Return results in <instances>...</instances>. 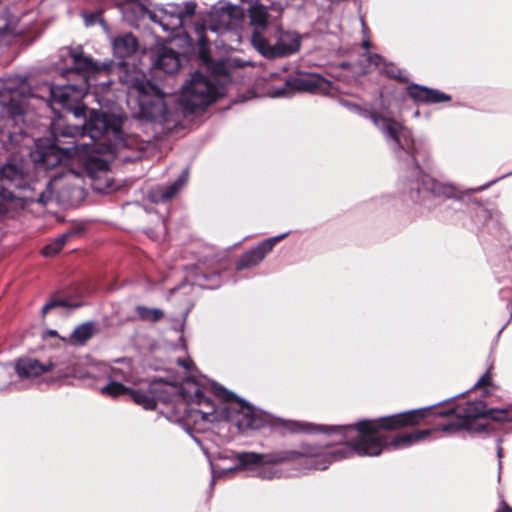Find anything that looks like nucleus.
Wrapping results in <instances>:
<instances>
[{
	"label": "nucleus",
	"mask_w": 512,
	"mask_h": 512,
	"mask_svg": "<svg viewBox=\"0 0 512 512\" xmlns=\"http://www.w3.org/2000/svg\"><path fill=\"white\" fill-rule=\"evenodd\" d=\"M337 103L352 114L370 120L390 143L391 150L399 163L424 138L416 137L412 130L392 116H383L372 108L364 107L343 97Z\"/></svg>",
	"instance_id": "obj_5"
},
{
	"label": "nucleus",
	"mask_w": 512,
	"mask_h": 512,
	"mask_svg": "<svg viewBox=\"0 0 512 512\" xmlns=\"http://www.w3.org/2000/svg\"><path fill=\"white\" fill-rule=\"evenodd\" d=\"M187 180L186 175H182L173 184L169 186L158 187L149 192V199L153 203H160L170 200L184 185Z\"/></svg>",
	"instance_id": "obj_22"
},
{
	"label": "nucleus",
	"mask_w": 512,
	"mask_h": 512,
	"mask_svg": "<svg viewBox=\"0 0 512 512\" xmlns=\"http://www.w3.org/2000/svg\"><path fill=\"white\" fill-rule=\"evenodd\" d=\"M137 312L143 320H148L152 322L159 321L164 316L163 311L158 308H147L144 306H138Z\"/></svg>",
	"instance_id": "obj_35"
},
{
	"label": "nucleus",
	"mask_w": 512,
	"mask_h": 512,
	"mask_svg": "<svg viewBox=\"0 0 512 512\" xmlns=\"http://www.w3.org/2000/svg\"><path fill=\"white\" fill-rule=\"evenodd\" d=\"M413 116H414V117H416V118L420 116V111H419V109H416V110L414 111Z\"/></svg>",
	"instance_id": "obj_54"
},
{
	"label": "nucleus",
	"mask_w": 512,
	"mask_h": 512,
	"mask_svg": "<svg viewBox=\"0 0 512 512\" xmlns=\"http://www.w3.org/2000/svg\"><path fill=\"white\" fill-rule=\"evenodd\" d=\"M183 397L187 401L207 406V411H200L205 420L211 421L210 416L217 412L213 402L205 396L202 387L198 383L187 380L183 386Z\"/></svg>",
	"instance_id": "obj_17"
},
{
	"label": "nucleus",
	"mask_w": 512,
	"mask_h": 512,
	"mask_svg": "<svg viewBox=\"0 0 512 512\" xmlns=\"http://www.w3.org/2000/svg\"><path fill=\"white\" fill-rule=\"evenodd\" d=\"M291 234V230L258 241V265L273 251L275 246Z\"/></svg>",
	"instance_id": "obj_25"
},
{
	"label": "nucleus",
	"mask_w": 512,
	"mask_h": 512,
	"mask_svg": "<svg viewBox=\"0 0 512 512\" xmlns=\"http://www.w3.org/2000/svg\"><path fill=\"white\" fill-rule=\"evenodd\" d=\"M304 6V3H301L300 5H298V8H302Z\"/></svg>",
	"instance_id": "obj_60"
},
{
	"label": "nucleus",
	"mask_w": 512,
	"mask_h": 512,
	"mask_svg": "<svg viewBox=\"0 0 512 512\" xmlns=\"http://www.w3.org/2000/svg\"><path fill=\"white\" fill-rule=\"evenodd\" d=\"M86 169H69L59 175L54 176L47 184L46 190L37 192V188L26 189L27 169L24 161L11 159L0 167V184L8 187H15L19 191L17 194L8 192V197L18 198L25 203L47 204L51 201L53 194L65 197L66 190H72L80 185L81 178Z\"/></svg>",
	"instance_id": "obj_4"
},
{
	"label": "nucleus",
	"mask_w": 512,
	"mask_h": 512,
	"mask_svg": "<svg viewBox=\"0 0 512 512\" xmlns=\"http://www.w3.org/2000/svg\"><path fill=\"white\" fill-rule=\"evenodd\" d=\"M195 9L196 4L193 2L166 3L155 6L148 14L150 19L158 23L163 30L175 31L187 25L189 18L194 15Z\"/></svg>",
	"instance_id": "obj_12"
},
{
	"label": "nucleus",
	"mask_w": 512,
	"mask_h": 512,
	"mask_svg": "<svg viewBox=\"0 0 512 512\" xmlns=\"http://www.w3.org/2000/svg\"><path fill=\"white\" fill-rule=\"evenodd\" d=\"M243 20L242 11L237 6L220 5L214 6L209 13V30L224 34L238 28Z\"/></svg>",
	"instance_id": "obj_14"
},
{
	"label": "nucleus",
	"mask_w": 512,
	"mask_h": 512,
	"mask_svg": "<svg viewBox=\"0 0 512 512\" xmlns=\"http://www.w3.org/2000/svg\"><path fill=\"white\" fill-rule=\"evenodd\" d=\"M161 385V382L154 381L148 383L146 389L131 388L129 395L136 404L144 409H154L157 400L161 398L159 395Z\"/></svg>",
	"instance_id": "obj_18"
},
{
	"label": "nucleus",
	"mask_w": 512,
	"mask_h": 512,
	"mask_svg": "<svg viewBox=\"0 0 512 512\" xmlns=\"http://www.w3.org/2000/svg\"><path fill=\"white\" fill-rule=\"evenodd\" d=\"M128 82V102L138 103L141 116L153 121L165 120L167 109L161 91L137 76Z\"/></svg>",
	"instance_id": "obj_9"
},
{
	"label": "nucleus",
	"mask_w": 512,
	"mask_h": 512,
	"mask_svg": "<svg viewBox=\"0 0 512 512\" xmlns=\"http://www.w3.org/2000/svg\"><path fill=\"white\" fill-rule=\"evenodd\" d=\"M251 43L253 46H256V29L252 32Z\"/></svg>",
	"instance_id": "obj_53"
},
{
	"label": "nucleus",
	"mask_w": 512,
	"mask_h": 512,
	"mask_svg": "<svg viewBox=\"0 0 512 512\" xmlns=\"http://www.w3.org/2000/svg\"><path fill=\"white\" fill-rule=\"evenodd\" d=\"M72 236V232H67L56 238L54 241L47 244L43 249L42 253L46 257H52L61 251L65 243Z\"/></svg>",
	"instance_id": "obj_29"
},
{
	"label": "nucleus",
	"mask_w": 512,
	"mask_h": 512,
	"mask_svg": "<svg viewBox=\"0 0 512 512\" xmlns=\"http://www.w3.org/2000/svg\"><path fill=\"white\" fill-rule=\"evenodd\" d=\"M96 333V325L92 322L83 323L77 326L69 336V343L83 345Z\"/></svg>",
	"instance_id": "obj_26"
},
{
	"label": "nucleus",
	"mask_w": 512,
	"mask_h": 512,
	"mask_svg": "<svg viewBox=\"0 0 512 512\" xmlns=\"http://www.w3.org/2000/svg\"><path fill=\"white\" fill-rule=\"evenodd\" d=\"M222 95V85L219 81L195 72L182 86L181 102L187 109L194 110L208 105Z\"/></svg>",
	"instance_id": "obj_11"
},
{
	"label": "nucleus",
	"mask_w": 512,
	"mask_h": 512,
	"mask_svg": "<svg viewBox=\"0 0 512 512\" xmlns=\"http://www.w3.org/2000/svg\"><path fill=\"white\" fill-rule=\"evenodd\" d=\"M372 43L370 37H363L361 40V47L365 50V52H369L371 49Z\"/></svg>",
	"instance_id": "obj_49"
},
{
	"label": "nucleus",
	"mask_w": 512,
	"mask_h": 512,
	"mask_svg": "<svg viewBox=\"0 0 512 512\" xmlns=\"http://www.w3.org/2000/svg\"><path fill=\"white\" fill-rule=\"evenodd\" d=\"M493 369V364L489 365L487 369L482 373V375H480V377L477 379L473 386L458 394L459 397L477 389L480 386H495L496 384L493 381Z\"/></svg>",
	"instance_id": "obj_31"
},
{
	"label": "nucleus",
	"mask_w": 512,
	"mask_h": 512,
	"mask_svg": "<svg viewBox=\"0 0 512 512\" xmlns=\"http://www.w3.org/2000/svg\"><path fill=\"white\" fill-rule=\"evenodd\" d=\"M464 430L470 436H475L482 433L490 436L495 431L492 425L488 423H477L474 420L465 421Z\"/></svg>",
	"instance_id": "obj_32"
},
{
	"label": "nucleus",
	"mask_w": 512,
	"mask_h": 512,
	"mask_svg": "<svg viewBox=\"0 0 512 512\" xmlns=\"http://www.w3.org/2000/svg\"><path fill=\"white\" fill-rule=\"evenodd\" d=\"M52 366V363L42 364L37 359L22 358L15 363V370L20 378L33 379L50 371Z\"/></svg>",
	"instance_id": "obj_20"
},
{
	"label": "nucleus",
	"mask_w": 512,
	"mask_h": 512,
	"mask_svg": "<svg viewBox=\"0 0 512 512\" xmlns=\"http://www.w3.org/2000/svg\"><path fill=\"white\" fill-rule=\"evenodd\" d=\"M398 165L405 172L400 200L414 209L415 215L422 216L438 208L442 221L475 231L488 262H493V254L498 253V249L506 253L512 248L510 233L502 221V212L490 199L482 200L474 196L511 173L469 188L466 192L459 191L452 184L439 182L433 175L434 162L426 139L420 141Z\"/></svg>",
	"instance_id": "obj_2"
},
{
	"label": "nucleus",
	"mask_w": 512,
	"mask_h": 512,
	"mask_svg": "<svg viewBox=\"0 0 512 512\" xmlns=\"http://www.w3.org/2000/svg\"><path fill=\"white\" fill-rule=\"evenodd\" d=\"M481 393L475 397V399L487 400V398L494 394V392L499 388L498 385L495 386H480Z\"/></svg>",
	"instance_id": "obj_43"
},
{
	"label": "nucleus",
	"mask_w": 512,
	"mask_h": 512,
	"mask_svg": "<svg viewBox=\"0 0 512 512\" xmlns=\"http://www.w3.org/2000/svg\"><path fill=\"white\" fill-rule=\"evenodd\" d=\"M372 421L368 417L348 424H319L305 420L285 419L258 407V436L286 434H324V443L302 442L300 449L258 452V478L264 480L300 477L309 471H324L335 462L359 457H377L381 447L372 441Z\"/></svg>",
	"instance_id": "obj_3"
},
{
	"label": "nucleus",
	"mask_w": 512,
	"mask_h": 512,
	"mask_svg": "<svg viewBox=\"0 0 512 512\" xmlns=\"http://www.w3.org/2000/svg\"><path fill=\"white\" fill-rule=\"evenodd\" d=\"M101 84H102V85H106V84H108V82H106V81H102V82H101Z\"/></svg>",
	"instance_id": "obj_61"
},
{
	"label": "nucleus",
	"mask_w": 512,
	"mask_h": 512,
	"mask_svg": "<svg viewBox=\"0 0 512 512\" xmlns=\"http://www.w3.org/2000/svg\"><path fill=\"white\" fill-rule=\"evenodd\" d=\"M281 21L282 19L279 21H271L270 27L274 28V37L284 58L300 50L303 36L297 31L285 30Z\"/></svg>",
	"instance_id": "obj_16"
},
{
	"label": "nucleus",
	"mask_w": 512,
	"mask_h": 512,
	"mask_svg": "<svg viewBox=\"0 0 512 512\" xmlns=\"http://www.w3.org/2000/svg\"><path fill=\"white\" fill-rule=\"evenodd\" d=\"M292 0H258V54L267 60L283 58L277 41L270 44L263 33L268 30L271 21H279L283 17L284 10L291 6Z\"/></svg>",
	"instance_id": "obj_10"
},
{
	"label": "nucleus",
	"mask_w": 512,
	"mask_h": 512,
	"mask_svg": "<svg viewBox=\"0 0 512 512\" xmlns=\"http://www.w3.org/2000/svg\"><path fill=\"white\" fill-rule=\"evenodd\" d=\"M359 20H360V24H361V33H362L363 37H370V28L368 27L364 16L360 15Z\"/></svg>",
	"instance_id": "obj_47"
},
{
	"label": "nucleus",
	"mask_w": 512,
	"mask_h": 512,
	"mask_svg": "<svg viewBox=\"0 0 512 512\" xmlns=\"http://www.w3.org/2000/svg\"><path fill=\"white\" fill-rule=\"evenodd\" d=\"M206 29H207V27L204 23H195L194 24V32L197 36V40H198L199 44L202 47L206 46L208 43V39L205 36Z\"/></svg>",
	"instance_id": "obj_41"
},
{
	"label": "nucleus",
	"mask_w": 512,
	"mask_h": 512,
	"mask_svg": "<svg viewBox=\"0 0 512 512\" xmlns=\"http://www.w3.org/2000/svg\"><path fill=\"white\" fill-rule=\"evenodd\" d=\"M313 30H314V32L321 34V35L332 34L329 31V21L325 17H321V16L317 17V19L314 23Z\"/></svg>",
	"instance_id": "obj_40"
},
{
	"label": "nucleus",
	"mask_w": 512,
	"mask_h": 512,
	"mask_svg": "<svg viewBox=\"0 0 512 512\" xmlns=\"http://www.w3.org/2000/svg\"><path fill=\"white\" fill-rule=\"evenodd\" d=\"M131 388L119 382H111L107 386L101 388V393L110 395L112 397H118L123 394H129Z\"/></svg>",
	"instance_id": "obj_36"
},
{
	"label": "nucleus",
	"mask_w": 512,
	"mask_h": 512,
	"mask_svg": "<svg viewBox=\"0 0 512 512\" xmlns=\"http://www.w3.org/2000/svg\"><path fill=\"white\" fill-rule=\"evenodd\" d=\"M510 173L512 174V171Z\"/></svg>",
	"instance_id": "obj_63"
},
{
	"label": "nucleus",
	"mask_w": 512,
	"mask_h": 512,
	"mask_svg": "<svg viewBox=\"0 0 512 512\" xmlns=\"http://www.w3.org/2000/svg\"><path fill=\"white\" fill-rule=\"evenodd\" d=\"M379 74L386 76L391 80H398L400 82L406 83V85H409V83L413 82L405 73L404 69H398L397 71H395L388 67H382L379 71Z\"/></svg>",
	"instance_id": "obj_34"
},
{
	"label": "nucleus",
	"mask_w": 512,
	"mask_h": 512,
	"mask_svg": "<svg viewBox=\"0 0 512 512\" xmlns=\"http://www.w3.org/2000/svg\"><path fill=\"white\" fill-rule=\"evenodd\" d=\"M49 334L54 336V335L57 334V332L56 331H50Z\"/></svg>",
	"instance_id": "obj_59"
},
{
	"label": "nucleus",
	"mask_w": 512,
	"mask_h": 512,
	"mask_svg": "<svg viewBox=\"0 0 512 512\" xmlns=\"http://www.w3.org/2000/svg\"><path fill=\"white\" fill-rule=\"evenodd\" d=\"M495 512H512V507L505 501L502 495L499 502V507L495 510Z\"/></svg>",
	"instance_id": "obj_46"
},
{
	"label": "nucleus",
	"mask_w": 512,
	"mask_h": 512,
	"mask_svg": "<svg viewBox=\"0 0 512 512\" xmlns=\"http://www.w3.org/2000/svg\"><path fill=\"white\" fill-rule=\"evenodd\" d=\"M113 373H114V375L116 376V375H117V373H118V369H117V368H113Z\"/></svg>",
	"instance_id": "obj_58"
},
{
	"label": "nucleus",
	"mask_w": 512,
	"mask_h": 512,
	"mask_svg": "<svg viewBox=\"0 0 512 512\" xmlns=\"http://www.w3.org/2000/svg\"><path fill=\"white\" fill-rule=\"evenodd\" d=\"M236 464L227 468L229 471L234 470H247L253 468L256 464V454L255 453H240L235 458Z\"/></svg>",
	"instance_id": "obj_30"
},
{
	"label": "nucleus",
	"mask_w": 512,
	"mask_h": 512,
	"mask_svg": "<svg viewBox=\"0 0 512 512\" xmlns=\"http://www.w3.org/2000/svg\"><path fill=\"white\" fill-rule=\"evenodd\" d=\"M255 261V253L253 251L247 253L244 258L237 264L238 269H242L252 265Z\"/></svg>",
	"instance_id": "obj_44"
},
{
	"label": "nucleus",
	"mask_w": 512,
	"mask_h": 512,
	"mask_svg": "<svg viewBox=\"0 0 512 512\" xmlns=\"http://www.w3.org/2000/svg\"><path fill=\"white\" fill-rule=\"evenodd\" d=\"M338 68L342 69V70H351V73H352L353 70H355V62L352 63V62L347 61V60L341 61L338 64Z\"/></svg>",
	"instance_id": "obj_48"
},
{
	"label": "nucleus",
	"mask_w": 512,
	"mask_h": 512,
	"mask_svg": "<svg viewBox=\"0 0 512 512\" xmlns=\"http://www.w3.org/2000/svg\"><path fill=\"white\" fill-rule=\"evenodd\" d=\"M66 51L72 60V70L84 77L85 87L43 83L32 88L26 78L14 76L0 80L1 103L7 106L13 117L24 113L23 105L30 97L58 103L76 118L84 117L86 121L82 127L67 124L62 118L54 121L51 124L53 141L37 140L31 152L32 160L43 169H52L62 163L86 169L96 190L110 192L114 188L107 164L100 159V155L116 152L129 145L122 131L123 118L94 109L87 114L83 106L71 107L82 96L84 89L97 85L92 80L108 76L110 64L97 63L84 54L81 46L70 47Z\"/></svg>",
	"instance_id": "obj_1"
},
{
	"label": "nucleus",
	"mask_w": 512,
	"mask_h": 512,
	"mask_svg": "<svg viewBox=\"0 0 512 512\" xmlns=\"http://www.w3.org/2000/svg\"><path fill=\"white\" fill-rule=\"evenodd\" d=\"M484 419L494 422H506L512 424V403L505 406L489 407L487 405ZM512 433V427L505 428L504 434Z\"/></svg>",
	"instance_id": "obj_23"
},
{
	"label": "nucleus",
	"mask_w": 512,
	"mask_h": 512,
	"mask_svg": "<svg viewBox=\"0 0 512 512\" xmlns=\"http://www.w3.org/2000/svg\"><path fill=\"white\" fill-rule=\"evenodd\" d=\"M155 65L165 73H174L179 69V55L167 47L158 49Z\"/></svg>",
	"instance_id": "obj_21"
},
{
	"label": "nucleus",
	"mask_w": 512,
	"mask_h": 512,
	"mask_svg": "<svg viewBox=\"0 0 512 512\" xmlns=\"http://www.w3.org/2000/svg\"><path fill=\"white\" fill-rule=\"evenodd\" d=\"M207 64H208V67L210 69H212L213 74H214L212 80H215L216 82L219 81L220 84L223 86V83L220 80H217L216 77H221L223 82L227 78V68H226L225 63L224 62H218V63H215V64H212V63H207Z\"/></svg>",
	"instance_id": "obj_39"
},
{
	"label": "nucleus",
	"mask_w": 512,
	"mask_h": 512,
	"mask_svg": "<svg viewBox=\"0 0 512 512\" xmlns=\"http://www.w3.org/2000/svg\"><path fill=\"white\" fill-rule=\"evenodd\" d=\"M372 64L366 56H362L355 62V70L352 72V76L355 80L369 74L372 71Z\"/></svg>",
	"instance_id": "obj_33"
},
{
	"label": "nucleus",
	"mask_w": 512,
	"mask_h": 512,
	"mask_svg": "<svg viewBox=\"0 0 512 512\" xmlns=\"http://www.w3.org/2000/svg\"><path fill=\"white\" fill-rule=\"evenodd\" d=\"M382 431L383 430H379V432H372V441L380 444L381 454L384 451L401 450L414 446L411 432L388 439Z\"/></svg>",
	"instance_id": "obj_19"
},
{
	"label": "nucleus",
	"mask_w": 512,
	"mask_h": 512,
	"mask_svg": "<svg viewBox=\"0 0 512 512\" xmlns=\"http://www.w3.org/2000/svg\"><path fill=\"white\" fill-rule=\"evenodd\" d=\"M495 441H496L497 447H499L503 443V437L501 435H497L495 438Z\"/></svg>",
	"instance_id": "obj_52"
},
{
	"label": "nucleus",
	"mask_w": 512,
	"mask_h": 512,
	"mask_svg": "<svg viewBox=\"0 0 512 512\" xmlns=\"http://www.w3.org/2000/svg\"><path fill=\"white\" fill-rule=\"evenodd\" d=\"M92 22H93V21H92V19H88V18H86V23H87V25L92 24Z\"/></svg>",
	"instance_id": "obj_57"
},
{
	"label": "nucleus",
	"mask_w": 512,
	"mask_h": 512,
	"mask_svg": "<svg viewBox=\"0 0 512 512\" xmlns=\"http://www.w3.org/2000/svg\"><path fill=\"white\" fill-rule=\"evenodd\" d=\"M333 87V81L320 73L296 70L295 75L285 76L281 85H261L258 81V99H289L297 92H309L315 89L326 90Z\"/></svg>",
	"instance_id": "obj_7"
},
{
	"label": "nucleus",
	"mask_w": 512,
	"mask_h": 512,
	"mask_svg": "<svg viewBox=\"0 0 512 512\" xmlns=\"http://www.w3.org/2000/svg\"><path fill=\"white\" fill-rule=\"evenodd\" d=\"M433 427L435 433L443 432L447 435H455L465 432V421L458 419V421H448L446 423L436 424Z\"/></svg>",
	"instance_id": "obj_28"
},
{
	"label": "nucleus",
	"mask_w": 512,
	"mask_h": 512,
	"mask_svg": "<svg viewBox=\"0 0 512 512\" xmlns=\"http://www.w3.org/2000/svg\"><path fill=\"white\" fill-rule=\"evenodd\" d=\"M408 99H411L416 106L437 105L452 101V96L438 88L411 82L402 91L394 83H386L377 90L374 101L385 116H393L391 110L393 103L402 106Z\"/></svg>",
	"instance_id": "obj_6"
},
{
	"label": "nucleus",
	"mask_w": 512,
	"mask_h": 512,
	"mask_svg": "<svg viewBox=\"0 0 512 512\" xmlns=\"http://www.w3.org/2000/svg\"><path fill=\"white\" fill-rule=\"evenodd\" d=\"M487 400H480V399H469L465 402V405L463 408L459 409L456 405H452L448 408H441L437 412L438 416L441 418H445L448 416H454L457 419L463 420V421H471L475 419H484L486 407H487Z\"/></svg>",
	"instance_id": "obj_15"
},
{
	"label": "nucleus",
	"mask_w": 512,
	"mask_h": 512,
	"mask_svg": "<svg viewBox=\"0 0 512 512\" xmlns=\"http://www.w3.org/2000/svg\"><path fill=\"white\" fill-rule=\"evenodd\" d=\"M290 69V64L288 62H282L277 64L271 70L266 68V63L262 61H258V81H268L277 79L284 72H287Z\"/></svg>",
	"instance_id": "obj_27"
},
{
	"label": "nucleus",
	"mask_w": 512,
	"mask_h": 512,
	"mask_svg": "<svg viewBox=\"0 0 512 512\" xmlns=\"http://www.w3.org/2000/svg\"><path fill=\"white\" fill-rule=\"evenodd\" d=\"M124 379H125L126 381H128V382H132L133 384H137L136 382L132 381L130 378H128V377H126V376H124Z\"/></svg>",
	"instance_id": "obj_56"
},
{
	"label": "nucleus",
	"mask_w": 512,
	"mask_h": 512,
	"mask_svg": "<svg viewBox=\"0 0 512 512\" xmlns=\"http://www.w3.org/2000/svg\"><path fill=\"white\" fill-rule=\"evenodd\" d=\"M258 445L262 446V447L264 446V444L262 442H259V441H258Z\"/></svg>",
	"instance_id": "obj_62"
},
{
	"label": "nucleus",
	"mask_w": 512,
	"mask_h": 512,
	"mask_svg": "<svg viewBox=\"0 0 512 512\" xmlns=\"http://www.w3.org/2000/svg\"><path fill=\"white\" fill-rule=\"evenodd\" d=\"M58 306L74 307L75 308V307H78L79 305L78 304L70 305L66 301H63V300H50L42 307V313L45 315L48 311H50L51 309L58 307Z\"/></svg>",
	"instance_id": "obj_42"
},
{
	"label": "nucleus",
	"mask_w": 512,
	"mask_h": 512,
	"mask_svg": "<svg viewBox=\"0 0 512 512\" xmlns=\"http://www.w3.org/2000/svg\"><path fill=\"white\" fill-rule=\"evenodd\" d=\"M250 13H251V22L254 23L256 21V17H255L256 7L251 6Z\"/></svg>",
	"instance_id": "obj_51"
},
{
	"label": "nucleus",
	"mask_w": 512,
	"mask_h": 512,
	"mask_svg": "<svg viewBox=\"0 0 512 512\" xmlns=\"http://www.w3.org/2000/svg\"><path fill=\"white\" fill-rule=\"evenodd\" d=\"M177 362L187 370L190 369V366L192 365V361L190 359H178Z\"/></svg>",
	"instance_id": "obj_50"
},
{
	"label": "nucleus",
	"mask_w": 512,
	"mask_h": 512,
	"mask_svg": "<svg viewBox=\"0 0 512 512\" xmlns=\"http://www.w3.org/2000/svg\"><path fill=\"white\" fill-rule=\"evenodd\" d=\"M116 56L125 58L132 55L138 47V42L132 34H124L116 37L112 42Z\"/></svg>",
	"instance_id": "obj_24"
},
{
	"label": "nucleus",
	"mask_w": 512,
	"mask_h": 512,
	"mask_svg": "<svg viewBox=\"0 0 512 512\" xmlns=\"http://www.w3.org/2000/svg\"><path fill=\"white\" fill-rule=\"evenodd\" d=\"M457 398H459V395H453L431 405L370 418L372 421L370 423L371 428L373 432H379V430L395 431L401 428L416 426L430 417L438 418L437 412L440 410V406L450 403Z\"/></svg>",
	"instance_id": "obj_8"
},
{
	"label": "nucleus",
	"mask_w": 512,
	"mask_h": 512,
	"mask_svg": "<svg viewBox=\"0 0 512 512\" xmlns=\"http://www.w3.org/2000/svg\"><path fill=\"white\" fill-rule=\"evenodd\" d=\"M505 327H506V325L502 326V328L498 331L496 337H499V335L502 333V331L504 330Z\"/></svg>",
	"instance_id": "obj_55"
},
{
	"label": "nucleus",
	"mask_w": 512,
	"mask_h": 512,
	"mask_svg": "<svg viewBox=\"0 0 512 512\" xmlns=\"http://www.w3.org/2000/svg\"><path fill=\"white\" fill-rule=\"evenodd\" d=\"M217 395L223 397L220 414L231 422L239 431L244 432L252 429L255 422L254 410L244 401L235 398L225 390H217Z\"/></svg>",
	"instance_id": "obj_13"
},
{
	"label": "nucleus",
	"mask_w": 512,
	"mask_h": 512,
	"mask_svg": "<svg viewBox=\"0 0 512 512\" xmlns=\"http://www.w3.org/2000/svg\"><path fill=\"white\" fill-rule=\"evenodd\" d=\"M496 456H497V459H498V476H497V479H498V482H500L501 481V472H502V457H503V447L502 446L496 447Z\"/></svg>",
	"instance_id": "obj_45"
},
{
	"label": "nucleus",
	"mask_w": 512,
	"mask_h": 512,
	"mask_svg": "<svg viewBox=\"0 0 512 512\" xmlns=\"http://www.w3.org/2000/svg\"><path fill=\"white\" fill-rule=\"evenodd\" d=\"M411 434L413 437L414 445L435 439L433 437L435 434L434 427L427 429H416L414 431H411Z\"/></svg>",
	"instance_id": "obj_37"
},
{
	"label": "nucleus",
	"mask_w": 512,
	"mask_h": 512,
	"mask_svg": "<svg viewBox=\"0 0 512 512\" xmlns=\"http://www.w3.org/2000/svg\"><path fill=\"white\" fill-rule=\"evenodd\" d=\"M362 56H366L374 68L379 67L381 64H383L384 67L394 66L393 62L388 61L384 56L376 52H364Z\"/></svg>",
	"instance_id": "obj_38"
}]
</instances>
